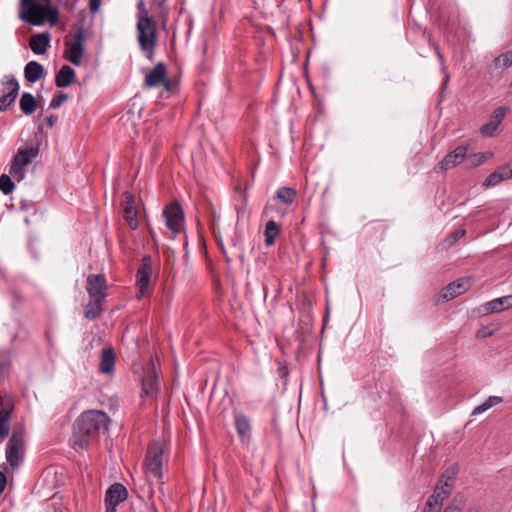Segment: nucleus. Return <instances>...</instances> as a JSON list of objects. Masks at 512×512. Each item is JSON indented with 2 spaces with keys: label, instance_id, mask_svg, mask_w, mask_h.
Listing matches in <instances>:
<instances>
[{
  "label": "nucleus",
  "instance_id": "ddd939ff",
  "mask_svg": "<svg viewBox=\"0 0 512 512\" xmlns=\"http://www.w3.org/2000/svg\"><path fill=\"white\" fill-rule=\"evenodd\" d=\"M141 385L142 396H152L159 389L158 372L152 361L142 377Z\"/></svg>",
  "mask_w": 512,
  "mask_h": 512
},
{
  "label": "nucleus",
  "instance_id": "a19ab883",
  "mask_svg": "<svg viewBox=\"0 0 512 512\" xmlns=\"http://www.w3.org/2000/svg\"><path fill=\"white\" fill-rule=\"evenodd\" d=\"M496 170L500 174L502 181L512 178V162L502 165Z\"/></svg>",
  "mask_w": 512,
  "mask_h": 512
},
{
  "label": "nucleus",
  "instance_id": "7ed1b4c3",
  "mask_svg": "<svg viewBox=\"0 0 512 512\" xmlns=\"http://www.w3.org/2000/svg\"><path fill=\"white\" fill-rule=\"evenodd\" d=\"M25 449V435L23 430L13 431L7 442L5 457L12 468H18L23 461Z\"/></svg>",
  "mask_w": 512,
  "mask_h": 512
},
{
  "label": "nucleus",
  "instance_id": "4be33fe9",
  "mask_svg": "<svg viewBox=\"0 0 512 512\" xmlns=\"http://www.w3.org/2000/svg\"><path fill=\"white\" fill-rule=\"evenodd\" d=\"M44 74L43 66L37 61H30L25 65L24 76L28 82H37Z\"/></svg>",
  "mask_w": 512,
  "mask_h": 512
},
{
  "label": "nucleus",
  "instance_id": "0eeeda50",
  "mask_svg": "<svg viewBox=\"0 0 512 512\" xmlns=\"http://www.w3.org/2000/svg\"><path fill=\"white\" fill-rule=\"evenodd\" d=\"M166 226L174 233H180L184 227V211L178 201H173L164 210Z\"/></svg>",
  "mask_w": 512,
  "mask_h": 512
},
{
  "label": "nucleus",
  "instance_id": "8fccbe9b",
  "mask_svg": "<svg viewBox=\"0 0 512 512\" xmlns=\"http://www.w3.org/2000/svg\"><path fill=\"white\" fill-rule=\"evenodd\" d=\"M422 512H440V511L437 510V505H434L433 507H429V506L425 505Z\"/></svg>",
  "mask_w": 512,
  "mask_h": 512
},
{
  "label": "nucleus",
  "instance_id": "f3484780",
  "mask_svg": "<svg viewBox=\"0 0 512 512\" xmlns=\"http://www.w3.org/2000/svg\"><path fill=\"white\" fill-rule=\"evenodd\" d=\"M8 85L10 87V91L0 97V111H5L9 106H11L15 102L19 93V83L14 76H12L8 81Z\"/></svg>",
  "mask_w": 512,
  "mask_h": 512
},
{
  "label": "nucleus",
  "instance_id": "a878e982",
  "mask_svg": "<svg viewBox=\"0 0 512 512\" xmlns=\"http://www.w3.org/2000/svg\"><path fill=\"white\" fill-rule=\"evenodd\" d=\"M13 407L3 408L0 411V438H6L11 430V415Z\"/></svg>",
  "mask_w": 512,
  "mask_h": 512
},
{
  "label": "nucleus",
  "instance_id": "6e6552de",
  "mask_svg": "<svg viewBox=\"0 0 512 512\" xmlns=\"http://www.w3.org/2000/svg\"><path fill=\"white\" fill-rule=\"evenodd\" d=\"M107 281L102 274H89L86 280V291L89 298L105 300L107 296Z\"/></svg>",
  "mask_w": 512,
  "mask_h": 512
},
{
  "label": "nucleus",
  "instance_id": "4c0bfd02",
  "mask_svg": "<svg viewBox=\"0 0 512 512\" xmlns=\"http://www.w3.org/2000/svg\"><path fill=\"white\" fill-rule=\"evenodd\" d=\"M464 505L463 495H457L452 502L444 509L443 512H460Z\"/></svg>",
  "mask_w": 512,
  "mask_h": 512
},
{
  "label": "nucleus",
  "instance_id": "9d476101",
  "mask_svg": "<svg viewBox=\"0 0 512 512\" xmlns=\"http://www.w3.org/2000/svg\"><path fill=\"white\" fill-rule=\"evenodd\" d=\"M468 145H459L457 146L453 151L448 153L442 161H440L437 166L436 170H443L447 171L450 170L457 165H459L461 162H463L466 158V153L468 152Z\"/></svg>",
  "mask_w": 512,
  "mask_h": 512
},
{
  "label": "nucleus",
  "instance_id": "79ce46f5",
  "mask_svg": "<svg viewBox=\"0 0 512 512\" xmlns=\"http://www.w3.org/2000/svg\"><path fill=\"white\" fill-rule=\"evenodd\" d=\"M24 166L18 163L15 159L11 162L9 173L11 175H16L22 173Z\"/></svg>",
  "mask_w": 512,
  "mask_h": 512
},
{
  "label": "nucleus",
  "instance_id": "58836bf2",
  "mask_svg": "<svg viewBox=\"0 0 512 512\" xmlns=\"http://www.w3.org/2000/svg\"><path fill=\"white\" fill-rule=\"evenodd\" d=\"M68 99V94L65 92H57L51 102H50V108L56 109L59 108L66 100Z\"/></svg>",
  "mask_w": 512,
  "mask_h": 512
},
{
  "label": "nucleus",
  "instance_id": "2eb2a0df",
  "mask_svg": "<svg viewBox=\"0 0 512 512\" xmlns=\"http://www.w3.org/2000/svg\"><path fill=\"white\" fill-rule=\"evenodd\" d=\"M128 496L127 489L121 483L112 484L106 491L105 504L119 505L126 500Z\"/></svg>",
  "mask_w": 512,
  "mask_h": 512
},
{
  "label": "nucleus",
  "instance_id": "7c9ffc66",
  "mask_svg": "<svg viewBox=\"0 0 512 512\" xmlns=\"http://www.w3.org/2000/svg\"><path fill=\"white\" fill-rule=\"evenodd\" d=\"M512 66V50L506 51L493 60L491 67L503 71Z\"/></svg>",
  "mask_w": 512,
  "mask_h": 512
},
{
  "label": "nucleus",
  "instance_id": "cd10ccee",
  "mask_svg": "<svg viewBox=\"0 0 512 512\" xmlns=\"http://www.w3.org/2000/svg\"><path fill=\"white\" fill-rule=\"evenodd\" d=\"M19 106L20 110L25 115H31L35 112L37 108V102L35 97L31 93L24 92L20 98Z\"/></svg>",
  "mask_w": 512,
  "mask_h": 512
},
{
  "label": "nucleus",
  "instance_id": "603ef678",
  "mask_svg": "<svg viewBox=\"0 0 512 512\" xmlns=\"http://www.w3.org/2000/svg\"><path fill=\"white\" fill-rule=\"evenodd\" d=\"M436 54H437L441 64L444 65V57H443V55H442V53L440 52L439 49L436 50Z\"/></svg>",
  "mask_w": 512,
  "mask_h": 512
},
{
  "label": "nucleus",
  "instance_id": "5fc2aeb1",
  "mask_svg": "<svg viewBox=\"0 0 512 512\" xmlns=\"http://www.w3.org/2000/svg\"><path fill=\"white\" fill-rule=\"evenodd\" d=\"M509 89H510V91H512V81H511Z\"/></svg>",
  "mask_w": 512,
  "mask_h": 512
},
{
  "label": "nucleus",
  "instance_id": "39448f33",
  "mask_svg": "<svg viewBox=\"0 0 512 512\" xmlns=\"http://www.w3.org/2000/svg\"><path fill=\"white\" fill-rule=\"evenodd\" d=\"M152 273V257L150 255H145L141 259V264L138 267L136 273V287L138 289V299H141L148 293Z\"/></svg>",
  "mask_w": 512,
  "mask_h": 512
},
{
  "label": "nucleus",
  "instance_id": "c9c22d12",
  "mask_svg": "<svg viewBox=\"0 0 512 512\" xmlns=\"http://www.w3.org/2000/svg\"><path fill=\"white\" fill-rule=\"evenodd\" d=\"M14 188L15 184L8 175L3 174L0 176V191L8 195L13 192Z\"/></svg>",
  "mask_w": 512,
  "mask_h": 512
},
{
  "label": "nucleus",
  "instance_id": "e433bc0d",
  "mask_svg": "<svg viewBox=\"0 0 512 512\" xmlns=\"http://www.w3.org/2000/svg\"><path fill=\"white\" fill-rule=\"evenodd\" d=\"M484 308L487 313L501 312L506 309L501 297L486 303Z\"/></svg>",
  "mask_w": 512,
  "mask_h": 512
},
{
  "label": "nucleus",
  "instance_id": "20e7f679",
  "mask_svg": "<svg viewBox=\"0 0 512 512\" xmlns=\"http://www.w3.org/2000/svg\"><path fill=\"white\" fill-rule=\"evenodd\" d=\"M163 466V447L159 442H155L148 447L145 467L146 472L157 479L162 478Z\"/></svg>",
  "mask_w": 512,
  "mask_h": 512
},
{
  "label": "nucleus",
  "instance_id": "49530a36",
  "mask_svg": "<svg viewBox=\"0 0 512 512\" xmlns=\"http://www.w3.org/2000/svg\"><path fill=\"white\" fill-rule=\"evenodd\" d=\"M45 120H46V123H47V125H48L49 127H53V126H54V124H55V123H56V121H57V116H55V115H49V116H47V117H46V119H45Z\"/></svg>",
  "mask_w": 512,
  "mask_h": 512
},
{
  "label": "nucleus",
  "instance_id": "aec40b11",
  "mask_svg": "<svg viewBox=\"0 0 512 512\" xmlns=\"http://www.w3.org/2000/svg\"><path fill=\"white\" fill-rule=\"evenodd\" d=\"M115 352L112 348H104L101 353L99 371L103 374H111L115 367Z\"/></svg>",
  "mask_w": 512,
  "mask_h": 512
},
{
  "label": "nucleus",
  "instance_id": "864d4df0",
  "mask_svg": "<svg viewBox=\"0 0 512 512\" xmlns=\"http://www.w3.org/2000/svg\"><path fill=\"white\" fill-rule=\"evenodd\" d=\"M220 246H221V250L223 251V253H225V250H224L223 245H222V244H220Z\"/></svg>",
  "mask_w": 512,
  "mask_h": 512
},
{
  "label": "nucleus",
  "instance_id": "f704fd0d",
  "mask_svg": "<svg viewBox=\"0 0 512 512\" xmlns=\"http://www.w3.org/2000/svg\"><path fill=\"white\" fill-rule=\"evenodd\" d=\"M466 234V231L464 229L462 230H456L452 233H450L445 240L443 241V247L445 249L450 248L453 246L460 238H462Z\"/></svg>",
  "mask_w": 512,
  "mask_h": 512
},
{
  "label": "nucleus",
  "instance_id": "f8f14e48",
  "mask_svg": "<svg viewBox=\"0 0 512 512\" xmlns=\"http://www.w3.org/2000/svg\"><path fill=\"white\" fill-rule=\"evenodd\" d=\"M144 84L149 88L163 84L165 89L170 91L171 84L166 79L165 64L162 62L157 63L154 68L146 75Z\"/></svg>",
  "mask_w": 512,
  "mask_h": 512
},
{
  "label": "nucleus",
  "instance_id": "5701e85b",
  "mask_svg": "<svg viewBox=\"0 0 512 512\" xmlns=\"http://www.w3.org/2000/svg\"><path fill=\"white\" fill-rule=\"evenodd\" d=\"M450 493L451 491L448 490V488H445L443 486H437L434 489L433 494L428 498L425 505L429 507L437 505V510L440 511L443 501L450 495Z\"/></svg>",
  "mask_w": 512,
  "mask_h": 512
},
{
  "label": "nucleus",
  "instance_id": "09e8293b",
  "mask_svg": "<svg viewBox=\"0 0 512 512\" xmlns=\"http://www.w3.org/2000/svg\"><path fill=\"white\" fill-rule=\"evenodd\" d=\"M13 297H14V301H15L13 304V307L16 308L17 304H19L22 301V299H21V296L16 292L13 293Z\"/></svg>",
  "mask_w": 512,
  "mask_h": 512
},
{
  "label": "nucleus",
  "instance_id": "a18cd8bd",
  "mask_svg": "<svg viewBox=\"0 0 512 512\" xmlns=\"http://www.w3.org/2000/svg\"><path fill=\"white\" fill-rule=\"evenodd\" d=\"M6 487V476L4 473L0 472V494L3 493Z\"/></svg>",
  "mask_w": 512,
  "mask_h": 512
},
{
  "label": "nucleus",
  "instance_id": "1a4fd4ad",
  "mask_svg": "<svg viewBox=\"0 0 512 512\" xmlns=\"http://www.w3.org/2000/svg\"><path fill=\"white\" fill-rule=\"evenodd\" d=\"M138 42L142 51L147 53L149 60L153 59L154 50L157 44V29L144 30L143 24L137 25Z\"/></svg>",
  "mask_w": 512,
  "mask_h": 512
},
{
  "label": "nucleus",
  "instance_id": "a211bd4d",
  "mask_svg": "<svg viewBox=\"0 0 512 512\" xmlns=\"http://www.w3.org/2000/svg\"><path fill=\"white\" fill-rule=\"evenodd\" d=\"M50 46V36L48 32L35 34L30 39V48L37 54H44Z\"/></svg>",
  "mask_w": 512,
  "mask_h": 512
},
{
  "label": "nucleus",
  "instance_id": "b1692460",
  "mask_svg": "<svg viewBox=\"0 0 512 512\" xmlns=\"http://www.w3.org/2000/svg\"><path fill=\"white\" fill-rule=\"evenodd\" d=\"M103 302L104 300L89 298L84 308V316L89 320L98 318L103 312Z\"/></svg>",
  "mask_w": 512,
  "mask_h": 512
},
{
  "label": "nucleus",
  "instance_id": "c03bdc74",
  "mask_svg": "<svg viewBox=\"0 0 512 512\" xmlns=\"http://www.w3.org/2000/svg\"><path fill=\"white\" fill-rule=\"evenodd\" d=\"M501 299L503 301V304H505L506 309L512 307V295L503 296L501 297Z\"/></svg>",
  "mask_w": 512,
  "mask_h": 512
},
{
  "label": "nucleus",
  "instance_id": "6ab92c4d",
  "mask_svg": "<svg viewBox=\"0 0 512 512\" xmlns=\"http://www.w3.org/2000/svg\"><path fill=\"white\" fill-rule=\"evenodd\" d=\"M76 80L75 71L68 65H64L56 73L55 84L59 88L67 87L73 84Z\"/></svg>",
  "mask_w": 512,
  "mask_h": 512
},
{
  "label": "nucleus",
  "instance_id": "de8ad7c7",
  "mask_svg": "<svg viewBox=\"0 0 512 512\" xmlns=\"http://www.w3.org/2000/svg\"><path fill=\"white\" fill-rule=\"evenodd\" d=\"M7 407H13V405L9 402V401H5L3 399V397L0 395V411L3 409V408H7Z\"/></svg>",
  "mask_w": 512,
  "mask_h": 512
},
{
  "label": "nucleus",
  "instance_id": "423d86ee",
  "mask_svg": "<svg viewBox=\"0 0 512 512\" xmlns=\"http://www.w3.org/2000/svg\"><path fill=\"white\" fill-rule=\"evenodd\" d=\"M84 41L85 31L83 27H78L75 29L72 42L65 40V45L68 48L66 58L76 66L81 64V60L85 52Z\"/></svg>",
  "mask_w": 512,
  "mask_h": 512
},
{
  "label": "nucleus",
  "instance_id": "37998d69",
  "mask_svg": "<svg viewBox=\"0 0 512 512\" xmlns=\"http://www.w3.org/2000/svg\"><path fill=\"white\" fill-rule=\"evenodd\" d=\"M101 6V0H89V9L92 13L99 11Z\"/></svg>",
  "mask_w": 512,
  "mask_h": 512
},
{
  "label": "nucleus",
  "instance_id": "412c9836",
  "mask_svg": "<svg viewBox=\"0 0 512 512\" xmlns=\"http://www.w3.org/2000/svg\"><path fill=\"white\" fill-rule=\"evenodd\" d=\"M467 289V281L464 279H459L450 283L446 286L442 292L441 296L445 300L453 299L454 297L462 294Z\"/></svg>",
  "mask_w": 512,
  "mask_h": 512
},
{
  "label": "nucleus",
  "instance_id": "f03ea898",
  "mask_svg": "<svg viewBox=\"0 0 512 512\" xmlns=\"http://www.w3.org/2000/svg\"><path fill=\"white\" fill-rule=\"evenodd\" d=\"M20 18L34 26H40L45 21L56 25L59 13L57 7L51 5V0H21Z\"/></svg>",
  "mask_w": 512,
  "mask_h": 512
},
{
  "label": "nucleus",
  "instance_id": "473e14b6",
  "mask_svg": "<svg viewBox=\"0 0 512 512\" xmlns=\"http://www.w3.org/2000/svg\"><path fill=\"white\" fill-rule=\"evenodd\" d=\"M492 154L491 153H473V154H467L466 153V164L469 168H474L482 165Z\"/></svg>",
  "mask_w": 512,
  "mask_h": 512
},
{
  "label": "nucleus",
  "instance_id": "c756f323",
  "mask_svg": "<svg viewBox=\"0 0 512 512\" xmlns=\"http://www.w3.org/2000/svg\"><path fill=\"white\" fill-rule=\"evenodd\" d=\"M280 232L279 226L274 220H269L266 223L264 236H265V244L267 246H271L274 244L276 237Z\"/></svg>",
  "mask_w": 512,
  "mask_h": 512
},
{
  "label": "nucleus",
  "instance_id": "6e6d98bb",
  "mask_svg": "<svg viewBox=\"0 0 512 512\" xmlns=\"http://www.w3.org/2000/svg\"><path fill=\"white\" fill-rule=\"evenodd\" d=\"M468 512H474V511H473V510H470V511H468Z\"/></svg>",
  "mask_w": 512,
  "mask_h": 512
},
{
  "label": "nucleus",
  "instance_id": "72a5a7b5",
  "mask_svg": "<svg viewBox=\"0 0 512 512\" xmlns=\"http://www.w3.org/2000/svg\"><path fill=\"white\" fill-rule=\"evenodd\" d=\"M503 401L502 397L499 396H489L482 404L478 405L472 411V415H479L486 410L500 404Z\"/></svg>",
  "mask_w": 512,
  "mask_h": 512
},
{
  "label": "nucleus",
  "instance_id": "f257e3e1",
  "mask_svg": "<svg viewBox=\"0 0 512 512\" xmlns=\"http://www.w3.org/2000/svg\"><path fill=\"white\" fill-rule=\"evenodd\" d=\"M108 424V415L100 410L81 413L74 423V445L82 449L88 448L99 438L101 432L108 429Z\"/></svg>",
  "mask_w": 512,
  "mask_h": 512
},
{
  "label": "nucleus",
  "instance_id": "c85d7f7f",
  "mask_svg": "<svg viewBox=\"0 0 512 512\" xmlns=\"http://www.w3.org/2000/svg\"><path fill=\"white\" fill-rule=\"evenodd\" d=\"M38 152L39 149L35 147L20 148L13 159L25 167L38 155Z\"/></svg>",
  "mask_w": 512,
  "mask_h": 512
},
{
  "label": "nucleus",
  "instance_id": "dca6fc26",
  "mask_svg": "<svg viewBox=\"0 0 512 512\" xmlns=\"http://www.w3.org/2000/svg\"><path fill=\"white\" fill-rule=\"evenodd\" d=\"M234 426L242 442L249 440L251 435V424L249 418L244 414L234 416Z\"/></svg>",
  "mask_w": 512,
  "mask_h": 512
},
{
  "label": "nucleus",
  "instance_id": "ea45409f",
  "mask_svg": "<svg viewBox=\"0 0 512 512\" xmlns=\"http://www.w3.org/2000/svg\"><path fill=\"white\" fill-rule=\"evenodd\" d=\"M502 182L500 174L495 170L483 182L484 187H493Z\"/></svg>",
  "mask_w": 512,
  "mask_h": 512
},
{
  "label": "nucleus",
  "instance_id": "3c124183",
  "mask_svg": "<svg viewBox=\"0 0 512 512\" xmlns=\"http://www.w3.org/2000/svg\"><path fill=\"white\" fill-rule=\"evenodd\" d=\"M105 507H106L105 512H116L117 505L105 504Z\"/></svg>",
  "mask_w": 512,
  "mask_h": 512
},
{
  "label": "nucleus",
  "instance_id": "2f4dec72",
  "mask_svg": "<svg viewBox=\"0 0 512 512\" xmlns=\"http://www.w3.org/2000/svg\"><path fill=\"white\" fill-rule=\"evenodd\" d=\"M296 195V190L291 187H280L276 192V198L287 205H290L295 201Z\"/></svg>",
  "mask_w": 512,
  "mask_h": 512
},
{
  "label": "nucleus",
  "instance_id": "bb28decb",
  "mask_svg": "<svg viewBox=\"0 0 512 512\" xmlns=\"http://www.w3.org/2000/svg\"><path fill=\"white\" fill-rule=\"evenodd\" d=\"M458 473H459L458 464L454 463V464L450 465L441 476V480H440L441 486L448 488V490L451 491Z\"/></svg>",
  "mask_w": 512,
  "mask_h": 512
},
{
  "label": "nucleus",
  "instance_id": "393cba45",
  "mask_svg": "<svg viewBox=\"0 0 512 512\" xmlns=\"http://www.w3.org/2000/svg\"><path fill=\"white\" fill-rule=\"evenodd\" d=\"M137 9H138V21H137V25H139L140 23L143 24V27H144V30H149V29H154L156 28V23L155 21L153 20L152 17H149L148 16V11L145 7V3L143 0H140L137 4Z\"/></svg>",
  "mask_w": 512,
  "mask_h": 512
},
{
  "label": "nucleus",
  "instance_id": "4468645a",
  "mask_svg": "<svg viewBox=\"0 0 512 512\" xmlns=\"http://www.w3.org/2000/svg\"><path fill=\"white\" fill-rule=\"evenodd\" d=\"M507 111L508 108L504 106L495 109L491 115L489 122L481 127V134L489 137L494 136L495 132L498 129V126L506 116Z\"/></svg>",
  "mask_w": 512,
  "mask_h": 512
},
{
  "label": "nucleus",
  "instance_id": "9b49d317",
  "mask_svg": "<svg viewBox=\"0 0 512 512\" xmlns=\"http://www.w3.org/2000/svg\"><path fill=\"white\" fill-rule=\"evenodd\" d=\"M124 199L122 202L123 217L127 222L128 226L135 230L138 228V210L135 204L134 196L130 192L124 193Z\"/></svg>",
  "mask_w": 512,
  "mask_h": 512
}]
</instances>
